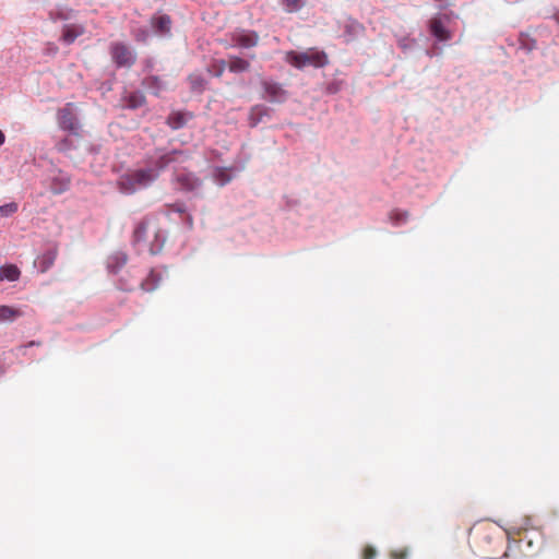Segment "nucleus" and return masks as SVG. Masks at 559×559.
<instances>
[{"label":"nucleus","instance_id":"1","mask_svg":"<svg viewBox=\"0 0 559 559\" xmlns=\"http://www.w3.org/2000/svg\"><path fill=\"white\" fill-rule=\"evenodd\" d=\"M182 151L174 150L169 153L160 155L154 166L134 169L120 176L117 185L122 193L131 194L138 189L146 188L153 183L170 163L175 162L176 155H181Z\"/></svg>","mask_w":559,"mask_h":559},{"label":"nucleus","instance_id":"2","mask_svg":"<svg viewBox=\"0 0 559 559\" xmlns=\"http://www.w3.org/2000/svg\"><path fill=\"white\" fill-rule=\"evenodd\" d=\"M284 59L298 70H304L307 67L323 68L329 62L328 55L314 47L305 51L289 50L285 53Z\"/></svg>","mask_w":559,"mask_h":559},{"label":"nucleus","instance_id":"3","mask_svg":"<svg viewBox=\"0 0 559 559\" xmlns=\"http://www.w3.org/2000/svg\"><path fill=\"white\" fill-rule=\"evenodd\" d=\"M109 53L117 68H131L136 61L134 50L122 41L111 43Z\"/></svg>","mask_w":559,"mask_h":559},{"label":"nucleus","instance_id":"4","mask_svg":"<svg viewBox=\"0 0 559 559\" xmlns=\"http://www.w3.org/2000/svg\"><path fill=\"white\" fill-rule=\"evenodd\" d=\"M230 47L253 48L259 44L260 36L255 31L236 29L229 35Z\"/></svg>","mask_w":559,"mask_h":559},{"label":"nucleus","instance_id":"5","mask_svg":"<svg viewBox=\"0 0 559 559\" xmlns=\"http://www.w3.org/2000/svg\"><path fill=\"white\" fill-rule=\"evenodd\" d=\"M263 88V97L271 103H283L287 98V91L282 84L271 81L263 80L261 82Z\"/></svg>","mask_w":559,"mask_h":559},{"label":"nucleus","instance_id":"6","mask_svg":"<svg viewBox=\"0 0 559 559\" xmlns=\"http://www.w3.org/2000/svg\"><path fill=\"white\" fill-rule=\"evenodd\" d=\"M57 118L61 129L78 133L79 124L74 114L73 104L68 103L64 107L60 108L58 110Z\"/></svg>","mask_w":559,"mask_h":559},{"label":"nucleus","instance_id":"7","mask_svg":"<svg viewBox=\"0 0 559 559\" xmlns=\"http://www.w3.org/2000/svg\"><path fill=\"white\" fill-rule=\"evenodd\" d=\"M175 181L178 188L185 191H194L201 186V180L197 176L183 170L175 174Z\"/></svg>","mask_w":559,"mask_h":559},{"label":"nucleus","instance_id":"8","mask_svg":"<svg viewBox=\"0 0 559 559\" xmlns=\"http://www.w3.org/2000/svg\"><path fill=\"white\" fill-rule=\"evenodd\" d=\"M430 33L439 40L447 41L452 38L451 32L447 28L445 23L441 16H433L429 21Z\"/></svg>","mask_w":559,"mask_h":559},{"label":"nucleus","instance_id":"9","mask_svg":"<svg viewBox=\"0 0 559 559\" xmlns=\"http://www.w3.org/2000/svg\"><path fill=\"white\" fill-rule=\"evenodd\" d=\"M192 119V114L185 111H173L167 117V124L173 129L177 130L187 124V122Z\"/></svg>","mask_w":559,"mask_h":559},{"label":"nucleus","instance_id":"10","mask_svg":"<svg viewBox=\"0 0 559 559\" xmlns=\"http://www.w3.org/2000/svg\"><path fill=\"white\" fill-rule=\"evenodd\" d=\"M85 32V28L83 25L80 24H67L63 26L62 31V40L70 45L74 43V40L83 35Z\"/></svg>","mask_w":559,"mask_h":559},{"label":"nucleus","instance_id":"11","mask_svg":"<svg viewBox=\"0 0 559 559\" xmlns=\"http://www.w3.org/2000/svg\"><path fill=\"white\" fill-rule=\"evenodd\" d=\"M250 61L238 56H229L227 68L231 73H242L250 70Z\"/></svg>","mask_w":559,"mask_h":559},{"label":"nucleus","instance_id":"12","mask_svg":"<svg viewBox=\"0 0 559 559\" xmlns=\"http://www.w3.org/2000/svg\"><path fill=\"white\" fill-rule=\"evenodd\" d=\"M153 28L159 34H168L171 28V19L167 14L154 15L151 19Z\"/></svg>","mask_w":559,"mask_h":559},{"label":"nucleus","instance_id":"13","mask_svg":"<svg viewBox=\"0 0 559 559\" xmlns=\"http://www.w3.org/2000/svg\"><path fill=\"white\" fill-rule=\"evenodd\" d=\"M151 223H152L151 218L144 217L136 224V226L133 230V241L135 243L146 241V238H147L146 234H147L148 227L151 226Z\"/></svg>","mask_w":559,"mask_h":559},{"label":"nucleus","instance_id":"14","mask_svg":"<svg viewBox=\"0 0 559 559\" xmlns=\"http://www.w3.org/2000/svg\"><path fill=\"white\" fill-rule=\"evenodd\" d=\"M124 107L129 109H138L145 105V96L141 92H133L123 97Z\"/></svg>","mask_w":559,"mask_h":559},{"label":"nucleus","instance_id":"15","mask_svg":"<svg viewBox=\"0 0 559 559\" xmlns=\"http://www.w3.org/2000/svg\"><path fill=\"white\" fill-rule=\"evenodd\" d=\"M57 258V249H51L38 257L37 263L39 270L44 273L48 271L55 263Z\"/></svg>","mask_w":559,"mask_h":559},{"label":"nucleus","instance_id":"16","mask_svg":"<svg viewBox=\"0 0 559 559\" xmlns=\"http://www.w3.org/2000/svg\"><path fill=\"white\" fill-rule=\"evenodd\" d=\"M21 271L14 264H8L0 267V280H8L11 282L20 278Z\"/></svg>","mask_w":559,"mask_h":559},{"label":"nucleus","instance_id":"17","mask_svg":"<svg viewBox=\"0 0 559 559\" xmlns=\"http://www.w3.org/2000/svg\"><path fill=\"white\" fill-rule=\"evenodd\" d=\"M22 312L10 306H0V322L1 321H13L16 318L21 317Z\"/></svg>","mask_w":559,"mask_h":559},{"label":"nucleus","instance_id":"18","mask_svg":"<svg viewBox=\"0 0 559 559\" xmlns=\"http://www.w3.org/2000/svg\"><path fill=\"white\" fill-rule=\"evenodd\" d=\"M143 86L155 95H158L159 92L164 88L163 82L157 76L145 78L143 80Z\"/></svg>","mask_w":559,"mask_h":559},{"label":"nucleus","instance_id":"19","mask_svg":"<svg viewBox=\"0 0 559 559\" xmlns=\"http://www.w3.org/2000/svg\"><path fill=\"white\" fill-rule=\"evenodd\" d=\"M70 180L68 178H56L52 180L50 189L55 194H60L69 189Z\"/></svg>","mask_w":559,"mask_h":559},{"label":"nucleus","instance_id":"20","mask_svg":"<svg viewBox=\"0 0 559 559\" xmlns=\"http://www.w3.org/2000/svg\"><path fill=\"white\" fill-rule=\"evenodd\" d=\"M408 216L409 214L407 211L393 210L390 213V221L395 225H401L407 222Z\"/></svg>","mask_w":559,"mask_h":559},{"label":"nucleus","instance_id":"21","mask_svg":"<svg viewBox=\"0 0 559 559\" xmlns=\"http://www.w3.org/2000/svg\"><path fill=\"white\" fill-rule=\"evenodd\" d=\"M214 179L221 185L224 186L231 180V176L228 169L226 168H216L214 170Z\"/></svg>","mask_w":559,"mask_h":559},{"label":"nucleus","instance_id":"22","mask_svg":"<svg viewBox=\"0 0 559 559\" xmlns=\"http://www.w3.org/2000/svg\"><path fill=\"white\" fill-rule=\"evenodd\" d=\"M227 68V60H216L212 63L211 68H210V72L216 76V78H221L225 70Z\"/></svg>","mask_w":559,"mask_h":559},{"label":"nucleus","instance_id":"23","mask_svg":"<svg viewBox=\"0 0 559 559\" xmlns=\"http://www.w3.org/2000/svg\"><path fill=\"white\" fill-rule=\"evenodd\" d=\"M19 204L16 202H10L4 205H0V217H9L16 213Z\"/></svg>","mask_w":559,"mask_h":559},{"label":"nucleus","instance_id":"24","mask_svg":"<svg viewBox=\"0 0 559 559\" xmlns=\"http://www.w3.org/2000/svg\"><path fill=\"white\" fill-rule=\"evenodd\" d=\"M282 4L289 13L298 11L302 5V0H282Z\"/></svg>","mask_w":559,"mask_h":559},{"label":"nucleus","instance_id":"25","mask_svg":"<svg viewBox=\"0 0 559 559\" xmlns=\"http://www.w3.org/2000/svg\"><path fill=\"white\" fill-rule=\"evenodd\" d=\"M189 80H190V83H191V87L193 90L201 91L203 88V86H204V83H205L204 79L201 75H191L189 78Z\"/></svg>","mask_w":559,"mask_h":559},{"label":"nucleus","instance_id":"26","mask_svg":"<svg viewBox=\"0 0 559 559\" xmlns=\"http://www.w3.org/2000/svg\"><path fill=\"white\" fill-rule=\"evenodd\" d=\"M377 556V551L371 546H366L361 554V559H374Z\"/></svg>","mask_w":559,"mask_h":559},{"label":"nucleus","instance_id":"27","mask_svg":"<svg viewBox=\"0 0 559 559\" xmlns=\"http://www.w3.org/2000/svg\"><path fill=\"white\" fill-rule=\"evenodd\" d=\"M392 557L395 559H403L405 557V554L404 552H401V554L393 552Z\"/></svg>","mask_w":559,"mask_h":559},{"label":"nucleus","instance_id":"28","mask_svg":"<svg viewBox=\"0 0 559 559\" xmlns=\"http://www.w3.org/2000/svg\"><path fill=\"white\" fill-rule=\"evenodd\" d=\"M5 136L4 133L0 130V145L4 143Z\"/></svg>","mask_w":559,"mask_h":559},{"label":"nucleus","instance_id":"29","mask_svg":"<svg viewBox=\"0 0 559 559\" xmlns=\"http://www.w3.org/2000/svg\"><path fill=\"white\" fill-rule=\"evenodd\" d=\"M36 345H40V343L38 342H35V341H32L27 344V346H36Z\"/></svg>","mask_w":559,"mask_h":559},{"label":"nucleus","instance_id":"30","mask_svg":"<svg viewBox=\"0 0 559 559\" xmlns=\"http://www.w3.org/2000/svg\"><path fill=\"white\" fill-rule=\"evenodd\" d=\"M5 372V369L3 367V365L0 362V376L4 374Z\"/></svg>","mask_w":559,"mask_h":559},{"label":"nucleus","instance_id":"31","mask_svg":"<svg viewBox=\"0 0 559 559\" xmlns=\"http://www.w3.org/2000/svg\"><path fill=\"white\" fill-rule=\"evenodd\" d=\"M126 262H127V257L123 254L121 257V264L123 265V264H126Z\"/></svg>","mask_w":559,"mask_h":559},{"label":"nucleus","instance_id":"32","mask_svg":"<svg viewBox=\"0 0 559 559\" xmlns=\"http://www.w3.org/2000/svg\"><path fill=\"white\" fill-rule=\"evenodd\" d=\"M141 287H142L144 290H148V288H145L144 283H142V284H141Z\"/></svg>","mask_w":559,"mask_h":559}]
</instances>
